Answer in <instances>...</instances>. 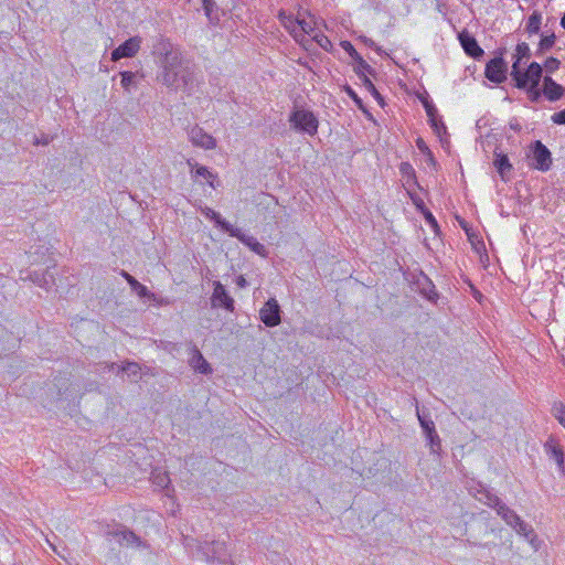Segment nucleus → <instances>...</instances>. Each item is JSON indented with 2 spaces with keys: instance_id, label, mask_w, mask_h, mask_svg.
Here are the masks:
<instances>
[{
  "instance_id": "1",
  "label": "nucleus",
  "mask_w": 565,
  "mask_h": 565,
  "mask_svg": "<svg viewBox=\"0 0 565 565\" xmlns=\"http://www.w3.org/2000/svg\"><path fill=\"white\" fill-rule=\"evenodd\" d=\"M157 81L170 92L182 93L185 96L198 93L204 83L198 67L184 57L179 58L173 65L159 70Z\"/></svg>"
},
{
  "instance_id": "2",
  "label": "nucleus",
  "mask_w": 565,
  "mask_h": 565,
  "mask_svg": "<svg viewBox=\"0 0 565 565\" xmlns=\"http://www.w3.org/2000/svg\"><path fill=\"white\" fill-rule=\"evenodd\" d=\"M152 54L159 70L171 64L173 65L179 58L183 57L180 49L162 35L156 38L152 44Z\"/></svg>"
},
{
  "instance_id": "3",
  "label": "nucleus",
  "mask_w": 565,
  "mask_h": 565,
  "mask_svg": "<svg viewBox=\"0 0 565 565\" xmlns=\"http://www.w3.org/2000/svg\"><path fill=\"white\" fill-rule=\"evenodd\" d=\"M289 121L297 131L315 136L318 132L319 120L315 114L307 109H296L289 115Z\"/></svg>"
},
{
  "instance_id": "4",
  "label": "nucleus",
  "mask_w": 565,
  "mask_h": 565,
  "mask_svg": "<svg viewBox=\"0 0 565 565\" xmlns=\"http://www.w3.org/2000/svg\"><path fill=\"white\" fill-rule=\"evenodd\" d=\"M505 51L504 47L499 49L497 55L486 64L484 75L494 84H501L507 81L508 64L504 60Z\"/></svg>"
},
{
  "instance_id": "5",
  "label": "nucleus",
  "mask_w": 565,
  "mask_h": 565,
  "mask_svg": "<svg viewBox=\"0 0 565 565\" xmlns=\"http://www.w3.org/2000/svg\"><path fill=\"white\" fill-rule=\"evenodd\" d=\"M495 511L498 515H500L508 525L512 526L518 534L523 535L526 539L534 534L532 527L521 520V518L504 502H502Z\"/></svg>"
},
{
  "instance_id": "6",
  "label": "nucleus",
  "mask_w": 565,
  "mask_h": 565,
  "mask_svg": "<svg viewBox=\"0 0 565 565\" xmlns=\"http://www.w3.org/2000/svg\"><path fill=\"white\" fill-rule=\"evenodd\" d=\"M532 156V167L539 171L546 172L552 166V153L548 148L541 141L535 140L530 146Z\"/></svg>"
},
{
  "instance_id": "7",
  "label": "nucleus",
  "mask_w": 565,
  "mask_h": 565,
  "mask_svg": "<svg viewBox=\"0 0 565 565\" xmlns=\"http://www.w3.org/2000/svg\"><path fill=\"white\" fill-rule=\"evenodd\" d=\"M543 67L537 62H531L525 71L516 76L514 85L516 88H527V86H540L543 81Z\"/></svg>"
},
{
  "instance_id": "8",
  "label": "nucleus",
  "mask_w": 565,
  "mask_h": 565,
  "mask_svg": "<svg viewBox=\"0 0 565 565\" xmlns=\"http://www.w3.org/2000/svg\"><path fill=\"white\" fill-rule=\"evenodd\" d=\"M417 417L423 429V433L427 439L430 452L435 455H440L441 440L436 431L435 423L429 418L428 415L420 414L418 409Z\"/></svg>"
},
{
  "instance_id": "9",
  "label": "nucleus",
  "mask_w": 565,
  "mask_h": 565,
  "mask_svg": "<svg viewBox=\"0 0 565 565\" xmlns=\"http://www.w3.org/2000/svg\"><path fill=\"white\" fill-rule=\"evenodd\" d=\"M281 309L275 298H269L259 310L260 321L268 328H274L281 322Z\"/></svg>"
},
{
  "instance_id": "10",
  "label": "nucleus",
  "mask_w": 565,
  "mask_h": 565,
  "mask_svg": "<svg viewBox=\"0 0 565 565\" xmlns=\"http://www.w3.org/2000/svg\"><path fill=\"white\" fill-rule=\"evenodd\" d=\"M107 536L113 537L121 546H136V547L145 546L141 539L138 535H136L131 530H129L125 526H120L119 529L107 531Z\"/></svg>"
},
{
  "instance_id": "11",
  "label": "nucleus",
  "mask_w": 565,
  "mask_h": 565,
  "mask_svg": "<svg viewBox=\"0 0 565 565\" xmlns=\"http://www.w3.org/2000/svg\"><path fill=\"white\" fill-rule=\"evenodd\" d=\"M211 303L214 308H224L225 310L233 312L235 309V301L234 299L228 295L225 287L220 282H214V290L211 297Z\"/></svg>"
},
{
  "instance_id": "12",
  "label": "nucleus",
  "mask_w": 565,
  "mask_h": 565,
  "mask_svg": "<svg viewBox=\"0 0 565 565\" xmlns=\"http://www.w3.org/2000/svg\"><path fill=\"white\" fill-rule=\"evenodd\" d=\"M141 39L132 36L121 43L111 52V60L119 61L121 58L134 57L140 50Z\"/></svg>"
},
{
  "instance_id": "13",
  "label": "nucleus",
  "mask_w": 565,
  "mask_h": 565,
  "mask_svg": "<svg viewBox=\"0 0 565 565\" xmlns=\"http://www.w3.org/2000/svg\"><path fill=\"white\" fill-rule=\"evenodd\" d=\"M458 40L460 42V45L462 46L465 53L475 58L480 60L484 51L479 45L478 41L473 35H471L468 31L463 30L458 34Z\"/></svg>"
},
{
  "instance_id": "14",
  "label": "nucleus",
  "mask_w": 565,
  "mask_h": 565,
  "mask_svg": "<svg viewBox=\"0 0 565 565\" xmlns=\"http://www.w3.org/2000/svg\"><path fill=\"white\" fill-rule=\"evenodd\" d=\"M341 47L354 61L355 65L353 70L356 75H360L362 72H366L370 75H375V70L364 61V58L358 53V51L350 41H342Z\"/></svg>"
},
{
  "instance_id": "15",
  "label": "nucleus",
  "mask_w": 565,
  "mask_h": 565,
  "mask_svg": "<svg viewBox=\"0 0 565 565\" xmlns=\"http://www.w3.org/2000/svg\"><path fill=\"white\" fill-rule=\"evenodd\" d=\"M190 141L195 147L212 150L216 147V140L210 134L205 132L201 127L194 126L188 131Z\"/></svg>"
},
{
  "instance_id": "16",
  "label": "nucleus",
  "mask_w": 565,
  "mask_h": 565,
  "mask_svg": "<svg viewBox=\"0 0 565 565\" xmlns=\"http://www.w3.org/2000/svg\"><path fill=\"white\" fill-rule=\"evenodd\" d=\"M230 236L237 238L241 243L247 246L250 250L262 257L268 256L266 247L257 241L256 237L245 234L241 228L234 227Z\"/></svg>"
},
{
  "instance_id": "17",
  "label": "nucleus",
  "mask_w": 565,
  "mask_h": 565,
  "mask_svg": "<svg viewBox=\"0 0 565 565\" xmlns=\"http://www.w3.org/2000/svg\"><path fill=\"white\" fill-rule=\"evenodd\" d=\"M542 92L548 102H557L564 96L565 87L546 75L543 78Z\"/></svg>"
},
{
  "instance_id": "18",
  "label": "nucleus",
  "mask_w": 565,
  "mask_h": 565,
  "mask_svg": "<svg viewBox=\"0 0 565 565\" xmlns=\"http://www.w3.org/2000/svg\"><path fill=\"white\" fill-rule=\"evenodd\" d=\"M189 364L195 372L203 375H209L213 372L210 363L205 360L196 345H193L191 349V358L189 359Z\"/></svg>"
},
{
  "instance_id": "19",
  "label": "nucleus",
  "mask_w": 565,
  "mask_h": 565,
  "mask_svg": "<svg viewBox=\"0 0 565 565\" xmlns=\"http://www.w3.org/2000/svg\"><path fill=\"white\" fill-rule=\"evenodd\" d=\"M26 278L45 290H50L55 285V277L50 268L44 271H31Z\"/></svg>"
},
{
  "instance_id": "20",
  "label": "nucleus",
  "mask_w": 565,
  "mask_h": 565,
  "mask_svg": "<svg viewBox=\"0 0 565 565\" xmlns=\"http://www.w3.org/2000/svg\"><path fill=\"white\" fill-rule=\"evenodd\" d=\"M473 495L478 501L487 504L488 507L494 510H497L499 505H501L502 503V500L497 494H494L483 486H480V488L477 489V492Z\"/></svg>"
},
{
  "instance_id": "21",
  "label": "nucleus",
  "mask_w": 565,
  "mask_h": 565,
  "mask_svg": "<svg viewBox=\"0 0 565 565\" xmlns=\"http://www.w3.org/2000/svg\"><path fill=\"white\" fill-rule=\"evenodd\" d=\"M201 213L209 220L213 221L214 224L220 227L222 231L227 233H232L234 226L226 220H224L220 213L214 211L213 209L205 206L201 210Z\"/></svg>"
},
{
  "instance_id": "22",
  "label": "nucleus",
  "mask_w": 565,
  "mask_h": 565,
  "mask_svg": "<svg viewBox=\"0 0 565 565\" xmlns=\"http://www.w3.org/2000/svg\"><path fill=\"white\" fill-rule=\"evenodd\" d=\"M493 166L500 174L501 179L507 181V174L510 173L513 169L508 156L504 153L494 152Z\"/></svg>"
},
{
  "instance_id": "23",
  "label": "nucleus",
  "mask_w": 565,
  "mask_h": 565,
  "mask_svg": "<svg viewBox=\"0 0 565 565\" xmlns=\"http://www.w3.org/2000/svg\"><path fill=\"white\" fill-rule=\"evenodd\" d=\"M122 276L129 284L132 291H135L140 298H153L154 295L149 291V289L140 284L135 277H132L130 274L122 271Z\"/></svg>"
},
{
  "instance_id": "24",
  "label": "nucleus",
  "mask_w": 565,
  "mask_h": 565,
  "mask_svg": "<svg viewBox=\"0 0 565 565\" xmlns=\"http://www.w3.org/2000/svg\"><path fill=\"white\" fill-rule=\"evenodd\" d=\"M555 42H556V35L554 34V32L541 33V39H540L535 55L541 56V55L545 54L555 45Z\"/></svg>"
},
{
  "instance_id": "25",
  "label": "nucleus",
  "mask_w": 565,
  "mask_h": 565,
  "mask_svg": "<svg viewBox=\"0 0 565 565\" xmlns=\"http://www.w3.org/2000/svg\"><path fill=\"white\" fill-rule=\"evenodd\" d=\"M211 552L212 561H216L221 564H226L230 561V554L227 553L226 545L223 542H212Z\"/></svg>"
},
{
  "instance_id": "26",
  "label": "nucleus",
  "mask_w": 565,
  "mask_h": 565,
  "mask_svg": "<svg viewBox=\"0 0 565 565\" xmlns=\"http://www.w3.org/2000/svg\"><path fill=\"white\" fill-rule=\"evenodd\" d=\"M541 24H542V13L540 11H533L532 14L527 18V21L525 23L524 31L529 35L539 34L541 31Z\"/></svg>"
},
{
  "instance_id": "27",
  "label": "nucleus",
  "mask_w": 565,
  "mask_h": 565,
  "mask_svg": "<svg viewBox=\"0 0 565 565\" xmlns=\"http://www.w3.org/2000/svg\"><path fill=\"white\" fill-rule=\"evenodd\" d=\"M399 172L402 177L406 179V184L408 186L416 185L420 189V185L417 182L415 169L409 162H402L399 164Z\"/></svg>"
},
{
  "instance_id": "28",
  "label": "nucleus",
  "mask_w": 565,
  "mask_h": 565,
  "mask_svg": "<svg viewBox=\"0 0 565 565\" xmlns=\"http://www.w3.org/2000/svg\"><path fill=\"white\" fill-rule=\"evenodd\" d=\"M188 164L191 168V173L194 181H198V178H203L207 182V180L210 178H213V175L215 174L212 171H210L207 167L193 163L191 160H188Z\"/></svg>"
},
{
  "instance_id": "29",
  "label": "nucleus",
  "mask_w": 565,
  "mask_h": 565,
  "mask_svg": "<svg viewBox=\"0 0 565 565\" xmlns=\"http://www.w3.org/2000/svg\"><path fill=\"white\" fill-rule=\"evenodd\" d=\"M360 81L362 82L363 86L371 93V95L377 100L380 105L384 104V98L380 94V92L376 89L372 81L369 78L366 72H362L360 75H358Z\"/></svg>"
},
{
  "instance_id": "30",
  "label": "nucleus",
  "mask_w": 565,
  "mask_h": 565,
  "mask_svg": "<svg viewBox=\"0 0 565 565\" xmlns=\"http://www.w3.org/2000/svg\"><path fill=\"white\" fill-rule=\"evenodd\" d=\"M420 294L429 301L437 302L439 295L428 277H425V282L420 286Z\"/></svg>"
},
{
  "instance_id": "31",
  "label": "nucleus",
  "mask_w": 565,
  "mask_h": 565,
  "mask_svg": "<svg viewBox=\"0 0 565 565\" xmlns=\"http://www.w3.org/2000/svg\"><path fill=\"white\" fill-rule=\"evenodd\" d=\"M545 447H546L550 458L553 459L557 463V467L561 470H564L565 455H564L563 450L555 445L546 444Z\"/></svg>"
},
{
  "instance_id": "32",
  "label": "nucleus",
  "mask_w": 565,
  "mask_h": 565,
  "mask_svg": "<svg viewBox=\"0 0 565 565\" xmlns=\"http://www.w3.org/2000/svg\"><path fill=\"white\" fill-rule=\"evenodd\" d=\"M140 365L137 362L126 361L119 371L127 373L136 382L140 374Z\"/></svg>"
},
{
  "instance_id": "33",
  "label": "nucleus",
  "mask_w": 565,
  "mask_h": 565,
  "mask_svg": "<svg viewBox=\"0 0 565 565\" xmlns=\"http://www.w3.org/2000/svg\"><path fill=\"white\" fill-rule=\"evenodd\" d=\"M552 415L565 428V404L561 401H555L551 408Z\"/></svg>"
},
{
  "instance_id": "34",
  "label": "nucleus",
  "mask_w": 565,
  "mask_h": 565,
  "mask_svg": "<svg viewBox=\"0 0 565 565\" xmlns=\"http://www.w3.org/2000/svg\"><path fill=\"white\" fill-rule=\"evenodd\" d=\"M343 90L354 102V104L356 105V107L359 109L364 110V111L366 110L364 107L363 100L359 97L356 92L350 85H345L343 87Z\"/></svg>"
},
{
  "instance_id": "35",
  "label": "nucleus",
  "mask_w": 565,
  "mask_h": 565,
  "mask_svg": "<svg viewBox=\"0 0 565 565\" xmlns=\"http://www.w3.org/2000/svg\"><path fill=\"white\" fill-rule=\"evenodd\" d=\"M430 127L434 132L441 138L443 134H447V127L438 117L429 119Z\"/></svg>"
},
{
  "instance_id": "36",
  "label": "nucleus",
  "mask_w": 565,
  "mask_h": 565,
  "mask_svg": "<svg viewBox=\"0 0 565 565\" xmlns=\"http://www.w3.org/2000/svg\"><path fill=\"white\" fill-rule=\"evenodd\" d=\"M522 89L526 92L527 97L532 103H539L541 100L543 92L540 89V86H527V88Z\"/></svg>"
},
{
  "instance_id": "37",
  "label": "nucleus",
  "mask_w": 565,
  "mask_h": 565,
  "mask_svg": "<svg viewBox=\"0 0 565 565\" xmlns=\"http://www.w3.org/2000/svg\"><path fill=\"white\" fill-rule=\"evenodd\" d=\"M513 54L527 61L531 57V50L529 44L526 42L518 43Z\"/></svg>"
},
{
  "instance_id": "38",
  "label": "nucleus",
  "mask_w": 565,
  "mask_h": 565,
  "mask_svg": "<svg viewBox=\"0 0 565 565\" xmlns=\"http://www.w3.org/2000/svg\"><path fill=\"white\" fill-rule=\"evenodd\" d=\"M512 58H513V63H512V66H511V77L512 79L514 81L516 78V76L522 72V64L524 63L523 58L522 57H519L518 55L513 54L512 55Z\"/></svg>"
},
{
  "instance_id": "39",
  "label": "nucleus",
  "mask_w": 565,
  "mask_h": 565,
  "mask_svg": "<svg viewBox=\"0 0 565 565\" xmlns=\"http://www.w3.org/2000/svg\"><path fill=\"white\" fill-rule=\"evenodd\" d=\"M120 77H121V81H120L121 86L124 88L128 89L129 86L135 83L136 74L132 72H129V71H124V72H120Z\"/></svg>"
},
{
  "instance_id": "40",
  "label": "nucleus",
  "mask_w": 565,
  "mask_h": 565,
  "mask_svg": "<svg viewBox=\"0 0 565 565\" xmlns=\"http://www.w3.org/2000/svg\"><path fill=\"white\" fill-rule=\"evenodd\" d=\"M170 482L169 476L164 473H157L153 476V483L159 488H167Z\"/></svg>"
},
{
  "instance_id": "41",
  "label": "nucleus",
  "mask_w": 565,
  "mask_h": 565,
  "mask_svg": "<svg viewBox=\"0 0 565 565\" xmlns=\"http://www.w3.org/2000/svg\"><path fill=\"white\" fill-rule=\"evenodd\" d=\"M408 194H409V198L413 202V204L415 205L416 210L422 213L424 212L425 210H427L424 201L422 198H419L417 194H414L412 193L409 190H407Z\"/></svg>"
},
{
  "instance_id": "42",
  "label": "nucleus",
  "mask_w": 565,
  "mask_h": 565,
  "mask_svg": "<svg viewBox=\"0 0 565 565\" xmlns=\"http://www.w3.org/2000/svg\"><path fill=\"white\" fill-rule=\"evenodd\" d=\"M559 65H561L559 60H557L556 57H553V56L547 57L544 63V66L548 73H554L555 71H557L559 68Z\"/></svg>"
},
{
  "instance_id": "43",
  "label": "nucleus",
  "mask_w": 565,
  "mask_h": 565,
  "mask_svg": "<svg viewBox=\"0 0 565 565\" xmlns=\"http://www.w3.org/2000/svg\"><path fill=\"white\" fill-rule=\"evenodd\" d=\"M423 106H424L429 119L436 118L438 116L437 108L435 107L433 102H430L426 98L423 100Z\"/></svg>"
},
{
  "instance_id": "44",
  "label": "nucleus",
  "mask_w": 565,
  "mask_h": 565,
  "mask_svg": "<svg viewBox=\"0 0 565 565\" xmlns=\"http://www.w3.org/2000/svg\"><path fill=\"white\" fill-rule=\"evenodd\" d=\"M425 221L427 222L428 225H430V227L435 231H437L439 228L438 226V223L435 218V216L433 215V213L427 209L425 210L424 212H422Z\"/></svg>"
},
{
  "instance_id": "45",
  "label": "nucleus",
  "mask_w": 565,
  "mask_h": 565,
  "mask_svg": "<svg viewBox=\"0 0 565 565\" xmlns=\"http://www.w3.org/2000/svg\"><path fill=\"white\" fill-rule=\"evenodd\" d=\"M416 147L418 148V150L422 153L429 156V160L434 162L433 153H431L430 149L428 148V146L426 145V142L422 138H417Z\"/></svg>"
},
{
  "instance_id": "46",
  "label": "nucleus",
  "mask_w": 565,
  "mask_h": 565,
  "mask_svg": "<svg viewBox=\"0 0 565 565\" xmlns=\"http://www.w3.org/2000/svg\"><path fill=\"white\" fill-rule=\"evenodd\" d=\"M313 39L323 50H328V46L331 45L330 40L324 34H316L313 35Z\"/></svg>"
},
{
  "instance_id": "47",
  "label": "nucleus",
  "mask_w": 565,
  "mask_h": 565,
  "mask_svg": "<svg viewBox=\"0 0 565 565\" xmlns=\"http://www.w3.org/2000/svg\"><path fill=\"white\" fill-rule=\"evenodd\" d=\"M551 120L555 125H565V109H562V110H559L557 113H554L551 116Z\"/></svg>"
},
{
  "instance_id": "48",
  "label": "nucleus",
  "mask_w": 565,
  "mask_h": 565,
  "mask_svg": "<svg viewBox=\"0 0 565 565\" xmlns=\"http://www.w3.org/2000/svg\"><path fill=\"white\" fill-rule=\"evenodd\" d=\"M52 139L53 138L51 136L43 134L40 137L34 136L33 143L35 146H46V145H49L52 141Z\"/></svg>"
},
{
  "instance_id": "49",
  "label": "nucleus",
  "mask_w": 565,
  "mask_h": 565,
  "mask_svg": "<svg viewBox=\"0 0 565 565\" xmlns=\"http://www.w3.org/2000/svg\"><path fill=\"white\" fill-rule=\"evenodd\" d=\"M297 23H298V25L300 26V29H301V32H302V33H306V34H309V35H310V34L313 32V28H312V26L310 25V23H309V22H307L306 20H303V19H302V20H299V19H298V20H297Z\"/></svg>"
},
{
  "instance_id": "50",
  "label": "nucleus",
  "mask_w": 565,
  "mask_h": 565,
  "mask_svg": "<svg viewBox=\"0 0 565 565\" xmlns=\"http://www.w3.org/2000/svg\"><path fill=\"white\" fill-rule=\"evenodd\" d=\"M362 40L367 47L375 50L379 54H382V49L377 46L372 39L364 36Z\"/></svg>"
},
{
  "instance_id": "51",
  "label": "nucleus",
  "mask_w": 565,
  "mask_h": 565,
  "mask_svg": "<svg viewBox=\"0 0 565 565\" xmlns=\"http://www.w3.org/2000/svg\"><path fill=\"white\" fill-rule=\"evenodd\" d=\"M207 184L212 188V189H216L218 185H220V180L217 178L216 174L213 175V178H210L207 180Z\"/></svg>"
},
{
  "instance_id": "52",
  "label": "nucleus",
  "mask_w": 565,
  "mask_h": 565,
  "mask_svg": "<svg viewBox=\"0 0 565 565\" xmlns=\"http://www.w3.org/2000/svg\"><path fill=\"white\" fill-rule=\"evenodd\" d=\"M236 285L239 287V288H245L247 286V280L245 279V277L243 275H239L237 278H236Z\"/></svg>"
},
{
  "instance_id": "53",
  "label": "nucleus",
  "mask_w": 565,
  "mask_h": 565,
  "mask_svg": "<svg viewBox=\"0 0 565 565\" xmlns=\"http://www.w3.org/2000/svg\"><path fill=\"white\" fill-rule=\"evenodd\" d=\"M204 9L209 12L212 8L213 1L212 0H202Z\"/></svg>"
},
{
  "instance_id": "54",
  "label": "nucleus",
  "mask_w": 565,
  "mask_h": 565,
  "mask_svg": "<svg viewBox=\"0 0 565 565\" xmlns=\"http://www.w3.org/2000/svg\"><path fill=\"white\" fill-rule=\"evenodd\" d=\"M510 127L513 129V130H516V131H520L521 130V125L515 120V121H511L510 122Z\"/></svg>"
},
{
  "instance_id": "55",
  "label": "nucleus",
  "mask_w": 565,
  "mask_h": 565,
  "mask_svg": "<svg viewBox=\"0 0 565 565\" xmlns=\"http://www.w3.org/2000/svg\"><path fill=\"white\" fill-rule=\"evenodd\" d=\"M561 26L565 30V13L561 18Z\"/></svg>"
},
{
  "instance_id": "56",
  "label": "nucleus",
  "mask_w": 565,
  "mask_h": 565,
  "mask_svg": "<svg viewBox=\"0 0 565 565\" xmlns=\"http://www.w3.org/2000/svg\"><path fill=\"white\" fill-rule=\"evenodd\" d=\"M481 546H483V547H490V544H489V543H486V544H482Z\"/></svg>"
}]
</instances>
